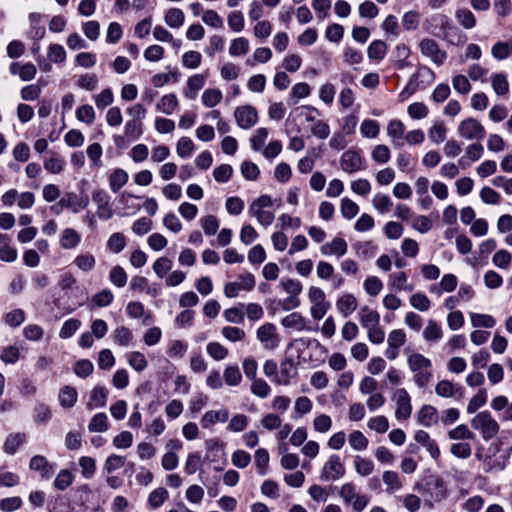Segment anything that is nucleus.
I'll return each instance as SVG.
<instances>
[{
  "label": "nucleus",
  "instance_id": "1",
  "mask_svg": "<svg viewBox=\"0 0 512 512\" xmlns=\"http://www.w3.org/2000/svg\"><path fill=\"white\" fill-rule=\"evenodd\" d=\"M409 369L414 373L413 381L419 388H424L432 379V363L420 353H412L407 359Z\"/></svg>",
  "mask_w": 512,
  "mask_h": 512
},
{
  "label": "nucleus",
  "instance_id": "2",
  "mask_svg": "<svg viewBox=\"0 0 512 512\" xmlns=\"http://www.w3.org/2000/svg\"><path fill=\"white\" fill-rule=\"evenodd\" d=\"M435 80V73L428 66H420L410 77L408 83L400 93L402 100H406L417 90H424Z\"/></svg>",
  "mask_w": 512,
  "mask_h": 512
},
{
  "label": "nucleus",
  "instance_id": "3",
  "mask_svg": "<svg viewBox=\"0 0 512 512\" xmlns=\"http://www.w3.org/2000/svg\"><path fill=\"white\" fill-rule=\"evenodd\" d=\"M424 506L432 508L435 503L444 500L447 496V488L443 479L429 477L423 485Z\"/></svg>",
  "mask_w": 512,
  "mask_h": 512
},
{
  "label": "nucleus",
  "instance_id": "4",
  "mask_svg": "<svg viewBox=\"0 0 512 512\" xmlns=\"http://www.w3.org/2000/svg\"><path fill=\"white\" fill-rule=\"evenodd\" d=\"M272 204V198L269 195H261L249 205L248 213L251 217H255L261 226L268 227L273 223L275 215L273 212L265 210V208L272 206Z\"/></svg>",
  "mask_w": 512,
  "mask_h": 512
},
{
  "label": "nucleus",
  "instance_id": "5",
  "mask_svg": "<svg viewBox=\"0 0 512 512\" xmlns=\"http://www.w3.org/2000/svg\"><path fill=\"white\" fill-rule=\"evenodd\" d=\"M471 426L473 429L480 432L485 441L494 438L500 430L498 422L488 411H482L476 414L471 420Z\"/></svg>",
  "mask_w": 512,
  "mask_h": 512
},
{
  "label": "nucleus",
  "instance_id": "6",
  "mask_svg": "<svg viewBox=\"0 0 512 512\" xmlns=\"http://www.w3.org/2000/svg\"><path fill=\"white\" fill-rule=\"evenodd\" d=\"M421 54L430 59V61L436 66H442L446 59V51L440 48V45L431 38H423L418 44Z\"/></svg>",
  "mask_w": 512,
  "mask_h": 512
},
{
  "label": "nucleus",
  "instance_id": "7",
  "mask_svg": "<svg viewBox=\"0 0 512 512\" xmlns=\"http://www.w3.org/2000/svg\"><path fill=\"white\" fill-rule=\"evenodd\" d=\"M457 132L465 140L477 141L482 140L486 134L484 126L473 117L463 119L458 125Z\"/></svg>",
  "mask_w": 512,
  "mask_h": 512
},
{
  "label": "nucleus",
  "instance_id": "8",
  "mask_svg": "<svg viewBox=\"0 0 512 512\" xmlns=\"http://www.w3.org/2000/svg\"><path fill=\"white\" fill-rule=\"evenodd\" d=\"M143 135V122L129 119L124 126L123 135H115L113 137L114 144L121 148L126 145V142H133L138 140Z\"/></svg>",
  "mask_w": 512,
  "mask_h": 512
},
{
  "label": "nucleus",
  "instance_id": "9",
  "mask_svg": "<svg viewBox=\"0 0 512 512\" xmlns=\"http://www.w3.org/2000/svg\"><path fill=\"white\" fill-rule=\"evenodd\" d=\"M345 475V467L341 462L339 455L333 454L324 463L320 471L322 481H335Z\"/></svg>",
  "mask_w": 512,
  "mask_h": 512
},
{
  "label": "nucleus",
  "instance_id": "10",
  "mask_svg": "<svg viewBox=\"0 0 512 512\" xmlns=\"http://www.w3.org/2000/svg\"><path fill=\"white\" fill-rule=\"evenodd\" d=\"M256 336L263 347L268 350L277 348L280 342L276 326L272 323H265L260 326L257 329Z\"/></svg>",
  "mask_w": 512,
  "mask_h": 512
},
{
  "label": "nucleus",
  "instance_id": "11",
  "mask_svg": "<svg viewBox=\"0 0 512 512\" xmlns=\"http://www.w3.org/2000/svg\"><path fill=\"white\" fill-rule=\"evenodd\" d=\"M237 125L242 129H250L258 121L257 110L251 105L239 106L234 111Z\"/></svg>",
  "mask_w": 512,
  "mask_h": 512
},
{
  "label": "nucleus",
  "instance_id": "12",
  "mask_svg": "<svg viewBox=\"0 0 512 512\" xmlns=\"http://www.w3.org/2000/svg\"><path fill=\"white\" fill-rule=\"evenodd\" d=\"M435 393L442 398H454L460 400L464 396V388L457 383L444 379L439 381L435 386Z\"/></svg>",
  "mask_w": 512,
  "mask_h": 512
},
{
  "label": "nucleus",
  "instance_id": "13",
  "mask_svg": "<svg viewBox=\"0 0 512 512\" xmlns=\"http://www.w3.org/2000/svg\"><path fill=\"white\" fill-rule=\"evenodd\" d=\"M341 169L349 174L356 173L364 169L363 160L358 151L348 150L340 157Z\"/></svg>",
  "mask_w": 512,
  "mask_h": 512
},
{
  "label": "nucleus",
  "instance_id": "14",
  "mask_svg": "<svg viewBox=\"0 0 512 512\" xmlns=\"http://www.w3.org/2000/svg\"><path fill=\"white\" fill-rule=\"evenodd\" d=\"M394 398L397 405L395 417L398 420H406L412 413V406L408 392L404 388L397 389L394 394Z\"/></svg>",
  "mask_w": 512,
  "mask_h": 512
},
{
  "label": "nucleus",
  "instance_id": "15",
  "mask_svg": "<svg viewBox=\"0 0 512 512\" xmlns=\"http://www.w3.org/2000/svg\"><path fill=\"white\" fill-rule=\"evenodd\" d=\"M29 468L39 472L42 479H50L55 472V464L48 461L43 455H35L30 459Z\"/></svg>",
  "mask_w": 512,
  "mask_h": 512
},
{
  "label": "nucleus",
  "instance_id": "16",
  "mask_svg": "<svg viewBox=\"0 0 512 512\" xmlns=\"http://www.w3.org/2000/svg\"><path fill=\"white\" fill-rule=\"evenodd\" d=\"M347 242L341 237H335L331 242L323 244L320 251L325 256L342 257L347 253Z\"/></svg>",
  "mask_w": 512,
  "mask_h": 512
},
{
  "label": "nucleus",
  "instance_id": "17",
  "mask_svg": "<svg viewBox=\"0 0 512 512\" xmlns=\"http://www.w3.org/2000/svg\"><path fill=\"white\" fill-rule=\"evenodd\" d=\"M358 307L356 297L351 293L341 295L336 301V309L342 317L351 315Z\"/></svg>",
  "mask_w": 512,
  "mask_h": 512
},
{
  "label": "nucleus",
  "instance_id": "18",
  "mask_svg": "<svg viewBox=\"0 0 512 512\" xmlns=\"http://www.w3.org/2000/svg\"><path fill=\"white\" fill-rule=\"evenodd\" d=\"M426 30L432 34V30L445 33L453 25L452 20L444 14H436L430 17L425 23Z\"/></svg>",
  "mask_w": 512,
  "mask_h": 512
},
{
  "label": "nucleus",
  "instance_id": "19",
  "mask_svg": "<svg viewBox=\"0 0 512 512\" xmlns=\"http://www.w3.org/2000/svg\"><path fill=\"white\" fill-rule=\"evenodd\" d=\"M382 481L386 486V493L391 495L403 488V480L400 475L393 470H386L383 472Z\"/></svg>",
  "mask_w": 512,
  "mask_h": 512
},
{
  "label": "nucleus",
  "instance_id": "20",
  "mask_svg": "<svg viewBox=\"0 0 512 512\" xmlns=\"http://www.w3.org/2000/svg\"><path fill=\"white\" fill-rule=\"evenodd\" d=\"M432 35L441 38L455 46H461L467 40V37L454 24L445 33L432 30Z\"/></svg>",
  "mask_w": 512,
  "mask_h": 512
},
{
  "label": "nucleus",
  "instance_id": "21",
  "mask_svg": "<svg viewBox=\"0 0 512 512\" xmlns=\"http://www.w3.org/2000/svg\"><path fill=\"white\" fill-rule=\"evenodd\" d=\"M109 391L106 387L97 385L91 391L90 399L87 403V408L93 410L95 408H102L106 405Z\"/></svg>",
  "mask_w": 512,
  "mask_h": 512
},
{
  "label": "nucleus",
  "instance_id": "22",
  "mask_svg": "<svg viewBox=\"0 0 512 512\" xmlns=\"http://www.w3.org/2000/svg\"><path fill=\"white\" fill-rule=\"evenodd\" d=\"M405 126L400 120H392L387 125V135L392 139L395 147L403 146Z\"/></svg>",
  "mask_w": 512,
  "mask_h": 512
},
{
  "label": "nucleus",
  "instance_id": "23",
  "mask_svg": "<svg viewBox=\"0 0 512 512\" xmlns=\"http://www.w3.org/2000/svg\"><path fill=\"white\" fill-rule=\"evenodd\" d=\"M388 285L396 291L410 292L414 289V285L408 283V275L403 271L391 273L388 277Z\"/></svg>",
  "mask_w": 512,
  "mask_h": 512
},
{
  "label": "nucleus",
  "instance_id": "24",
  "mask_svg": "<svg viewBox=\"0 0 512 512\" xmlns=\"http://www.w3.org/2000/svg\"><path fill=\"white\" fill-rule=\"evenodd\" d=\"M418 422L422 426L430 427L439 421V413L432 405H424L417 414Z\"/></svg>",
  "mask_w": 512,
  "mask_h": 512
},
{
  "label": "nucleus",
  "instance_id": "25",
  "mask_svg": "<svg viewBox=\"0 0 512 512\" xmlns=\"http://www.w3.org/2000/svg\"><path fill=\"white\" fill-rule=\"evenodd\" d=\"M410 54L411 50L406 44H397L393 51L394 67L398 70H402L410 66L411 63L408 61Z\"/></svg>",
  "mask_w": 512,
  "mask_h": 512
},
{
  "label": "nucleus",
  "instance_id": "26",
  "mask_svg": "<svg viewBox=\"0 0 512 512\" xmlns=\"http://www.w3.org/2000/svg\"><path fill=\"white\" fill-rule=\"evenodd\" d=\"M128 179L129 174L124 169H114L108 177L110 190L114 193H117L118 191H120L121 188H123L126 185Z\"/></svg>",
  "mask_w": 512,
  "mask_h": 512
},
{
  "label": "nucleus",
  "instance_id": "27",
  "mask_svg": "<svg viewBox=\"0 0 512 512\" xmlns=\"http://www.w3.org/2000/svg\"><path fill=\"white\" fill-rule=\"evenodd\" d=\"M229 419V411L227 409H220L218 411L209 410L201 418V425L203 428H210L217 422H226Z\"/></svg>",
  "mask_w": 512,
  "mask_h": 512
},
{
  "label": "nucleus",
  "instance_id": "28",
  "mask_svg": "<svg viewBox=\"0 0 512 512\" xmlns=\"http://www.w3.org/2000/svg\"><path fill=\"white\" fill-rule=\"evenodd\" d=\"M449 440L454 442H467L475 439V434L465 424H459L447 433Z\"/></svg>",
  "mask_w": 512,
  "mask_h": 512
},
{
  "label": "nucleus",
  "instance_id": "29",
  "mask_svg": "<svg viewBox=\"0 0 512 512\" xmlns=\"http://www.w3.org/2000/svg\"><path fill=\"white\" fill-rule=\"evenodd\" d=\"M358 316L361 325L366 329L374 327L380 322L379 313L368 306H362L358 312Z\"/></svg>",
  "mask_w": 512,
  "mask_h": 512
},
{
  "label": "nucleus",
  "instance_id": "30",
  "mask_svg": "<svg viewBox=\"0 0 512 512\" xmlns=\"http://www.w3.org/2000/svg\"><path fill=\"white\" fill-rule=\"evenodd\" d=\"M206 77L202 74H195L188 78L187 87L184 91L185 97L195 99L199 90L203 88Z\"/></svg>",
  "mask_w": 512,
  "mask_h": 512
},
{
  "label": "nucleus",
  "instance_id": "31",
  "mask_svg": "<svg viewBox=\"0 0 512 512\" xmlns=\"http://www.w3.org/2000/svg\"><path fill=\"white\" fill-rule=\"evenodd\" d=\"M81 242L80 234L73 228H66L62 231L60 245L63 249H74Z\"/></svg>",
  "mask_w": 512,
  "mask_h": 512
},
{
  "label": "nucleus",
  "instance_id": "32",
  "mask_svg": "<svg viewBox=\"0 0 512 512\" xmlns=\"http://www.w3.org/2000/svg\"><path fill=\"white\" fill-rule=\"evenodd\" d=\"M387 49V45L384 41L374 40L368 46L367 56L371 61L379 63L384 59Z\"/></svg>",
  "mask_w": 512,
  "mask_h": 512
},
{
  "label": "nucleus",
  "instance_id": "33",
  "mask_svg": "<svg viewBox=\"0 0 512 512\" xmlns=\"http://www.w3.org/2000/svg\"><path fill=\"white\" fill-rule=\"evenodd\" d=\"M353 465L356 473L362 477L371 475L375 469V464L371 459L360 455L354 457Z\"/></svg>",
  "mask_w": 512,
  "mask_h": 512
},
{
  "label": "nucleus",
  "instance_id": "34",
  "mask_svg": "<svg viewBox=\"0 0 512 512\" xmlns=\"http://www.w3.org/2000/svg\"><path fill=\"white\" fill-rule=\"evenodd\" d=\"M423 338L427 342H438L443 337L441 326L433 319L428 320L423 330Z\"/></svg>",
  "mask_w": 512,
  "mask_h": 512
},
{
  "label": "nucleus",
  "instance_id": "35",
  "mask_svg": "<svg viewBox=\"0 0 512 512\" xmlns=\"http://www.w3.org/2000/svg\"><path fill=\"white\" fill-rule=\"evenodd\" d=\"M177 96L173 93L161 97L156 105V109L166 115H171L178 107Z\"/></svg>",
  "mask_w": 512,
  "mask_h": 512
},
{
  "label": "nucleus",
  "instance_id": "36",
  "mask_svg": "<svg viewBox=\"0 0 512 512\" xmlns=\"http://www.w3.org/2000/svg\"><path fill=\"white\" fill-rule=\"evenodd\" d=\"M185 20L184 12L179 8H170L164 16L165 23L173 29H179Z\"/></svg>",
  "mask_w": 512,
  "mask_h": 512
},
{
  "label": "nucleus",
  "instance_id": "37",
  "mask_svg": "<svg viewBox=\"0 0 512 512\" xmlns=\"http://www.w3.org/2000/svg\"><path fill=\"white\" fill-rule=\"evenodd\" d=\"M223 380L228 386H238L242 382V374L237 365H227L223 372Z\"/></svg>",
  "mask_w": 512,
  "mask_h": 512
},
{
  "label": "nucleus",
  "instance_id": "38",
  "mask_svg": "<svg viewBox=\"0 0 512 512\" xmlns=\"http://www.w3.org/2000/svg\"><path fill=\"white\" fill-rule=\"evenodd\" d=\"M78 393L72 386H64L59 393V402L64 408H71L77 401Z\"/></svg>",
  "mask_w": 512,
  "mask_h": 512
},
{
  "label": "nucleus",
  "instance_id": "39",
  "mask_svg": "<svg viewBox=\"0 0 512 512\" xmlns=\"http://www.w3.org/2000/svg\"><path fill=\"white\" fill-rule=\"evenodd\" d=\"M296 374L292 360H284L280 365V377L275 379V383L288 385L290 379Z\"/></svg>",
  "mask_w": 512,
  "mask_h": 512
},
{
  "label": "nucleus",
  "instance_id": "40",
  "mask_svg": "<svg viewBox=\"0 0 512 512\" xmlns=\"http://www.w3.org/2000/svg\"><path fill=\"white\" fill-rule=\"evenodd\" d=\"M348 443L353 450L364 451L369 445V440L361 431L354 430L348 436Z\"/></svg>",
  "mask_w": 512,
  "mask_h": 512
},
{
  "label": "nucleus",
  "instance_id": "41",
  "mask_svg": "<svg viewBox=\"0 0 512 512\" xmlns=\"http://www.w3.org/2000/svg\"><path fill=\"white\" fill-rule=\"evenodd\" d=\"M74 481V475L68 469H62L56 475L53 486L56 490L64 491L72 485Z\"/></svg>",
  "mask_w": 512,
  "mask_h": 512
},
{
  "label": "nucleus",
  "instance_id": "42",
  "mask_svg": "<svg viewBox=\"0 0 512 512\" xmlns=\"http://www.w3.org/2000/svg\"><path fill=\"white\" fill-rule=\"evenodd\" d=\"M255 466L257 468L258 473L261 476L267 474L270 456L268 451L265 448H259L255 451L254 454Z\"/></svg>",
  "mask_w": 512,
  "mask_h": 512
},
{
  "label": "nucleus",
  "instance_id": "43",
  "mask_svg": "<svg viewBox=\"0 0 512 512\" xmlns=\"http://www.w3.org/2000/svg\"><path fill=\"white\" fill-rule=\"evenodd\" d=\"M450 453L462 460L468 459L472 455V446L467 442H453L449 448Z\"/></svg>",
  "mask_w": 512,
  "mask_h": 512
},
{
  "label": "nucleus",
  "instance_id": "44",
  "mask_svg": "<svg viewBox=\"0 0 512 512\" xmlns=\"http://www.w3.org/2000/svg\"><path fill=\"white\" fill-rule=\"evenodd\" d=\"M25 440L26 435L24 433L10 434L4 442L3 449L7 454L13 455L17 451V448L23 444Z\"/></svg>",
  "mask_w": 512,
  "mask_h": 512
},
{
  "label": "nucleus",
  "instance_id": "45",
  "mask_svg": "<svg viewBox=\"0 0 512 512\" xmlns=\"http://www.w3.org/2000/svg\"><path fill=\"white\" fill-rule=\"evenodd\" d=\"M398 499L408 512H418L421 508L422 500L416 494L407 493L398 497Z\"/></svg>",
  "mask_w": 512,
  "mask_h": 512
},
{
  "label": "nucleus",
  "instance_id": "46",
  "mask_svg": "<svg viewBox=\"0 0 512 512\" xmlns=\"http://www.w3.org/2000/svg\"><path fill=\"white\" fill-rule=\"evenodd\" d=\"M81 469V475L85 479H90L96 472V461L92 457L82 456L78 460Z\"/></svg>",
  "mask_w": 512,
  "mask_h": 512
},
{
  "label": "nucleus",
  "instance_id": "47",
  "mask_svg": "<svg viewBox=\"0 0 512 512\" xmlns=\"http://www.w3.org/2000/svg\"><path fill=\"white\" fill-rule=\"evenodd\" d=\"M223 98L222 92L216 88L206 89L202 94V103L208 107L213 108L218 105Z\"/></svg>",
  "mask_w": 512,
  "mask_h": 512
},
{
  "label": "nucleus",
  "instance_id": "48",
  "mask_svg": "<svg viewBox=\"0 0 512 512\" xmlns=\"http://www.w3.org/2000/svg\"><path fill=\"white\" fill-rule=\"evenodd\" d=\"M82 323L79 319L70 318L66 320L59 332V337L61 339H69L71 338L81 327Z\"/></svg>",
  "mask_w": 512,
  "mask_h": 512
},
{
  "label": "nucleus",
  "instance_id": "49",
  "mask_svg": "<svg viewBox=\"0 0 512 512\" xmlns=\"http://www.w3.org/2000/svg\"><path fill=\"white\" fill-rule=\"evenodd\" d=\"M129 365L137 372H142L147 368L148 362L143 353L133 351L127 354Z\"/></svg>",
  "mask_w": 512,
  "mask_h": 512
},
{
  "label": "nucleus",
  "instance_id": "50",
  "mask_svg": "<svg viewBox=\"0 0 512 512\" xmlns=\"http://www.w3.org/2000/svg\"><path fill=\"white\" fill-rule=\"evenodd\" d=\"M75 116L78 121L91 125L96 117L95 110L91 105H81L76 109Z\"/></svg>",
  "mask_w": 512,
  "mask_h": 512
},
{
  "label": "nucleus",
  "instance_id": "51",
  "mask_svg": "<svg viewBox=\"0 0 512 512\" xmlns=\"http://www.w3.org/2000/svg\"><path fill=\"white\" fill-rule=\"evenodd\" d=\"M65 165V160L56 154H52L50 158L44 161V168L52 174H60L64 170Z\"/></svg>",
  "mask_w": 512,
  "mask_h": 512
},
{
  "label": "nucleus",
  "instance_id": "52",
  "mask_svg": "<svg viewBox=\"0 0 512 512\" xmlns=\"http://www.w3.org/2000/svg\"><path fill=\"white\" fill-rule=\"evenodd\" d=\"M73 263L83 272L91 271L96 264V259L92 254H79L75 257Z\"/></svg>",
  "mask_w": 512,
  "mask_h": 512
},
{
  "label": "nucleus",
  "instance_id": "53",
  "mask_svg": "<svg viewBox=\"0 0 512 512\" xmlns=\"http://www.w3.org/2000/svg\"><path fill=\"white\" fill-rule=\"evenodd\" d=\"M372 205L380 214H385L390 211L392 200L388 195L377 193L372 199Z\"/></svg>",
  "mask_w": 512,
  "mask_h": 512
},
{
  "label": "nucleus",
  "instance_id": "54",
  "mask_svg": "<svg viewBox=\"0 0 512 512\" xmlns=\"http://www.w3.org/2000/svg\"><path fill=\"white\" fill-rule=\"evenodd\" d=\"M208 355L216 361H221L228 356V349L219 342H210L206 346Z\"/></svg>",
  "mask_w": 512,
  "mask_h": 512
},
{
  "label": "nucleus",
  "instance_id": "55",
  "mask_svg": "<svg viewBox=\"0 0 512 512\" xmlns=\"http://www.w3.org/2000/svg\"><path fill=\"white\" fill-rule=\"evenodd\" d=\"M492 88L497 95H506L509 91V83L506 75L494 74L491 79Z\"/></svg>",
  "mask_w": 512,
  "mask_h": 512
},
{
  "label": "nucleus",
  "instance_id": "56",
  "mask_svg": "<svg viewBox=\"0 0 512 512\" xmlns=\"http://www.w3.org/2000/svg\"><path fill=\"white\" fill-rule=\"evenodd\" d=\"M487 402V391L480 389L469 401L467 405V413L472 414L479 408L483 407Z\"/></svg>",
  "mask_w": 512,
  "mask_h": 512
},
{
  "label": "nucleus",
  "instance_id": "57",
  "mask_svg": "<svg viewBox=\"0 0 512 512\" xmlns=\"http://www.w3.org/2000/svg\"><path fill=\"white\" fill-rule=\"evenodd\" d=\"M455 17L459 24L465 29H471L476 25V18L469 9H459L456 11Z\"/></svg>",
  "mask_w": 512,
  "mask_h": 512
},
{
  "label": "nucleus",
  "instance_id": "58",
  "mask_svg": "<svg viewBox=\"0 0 512 512\" xmlns=\"http://www.w3.org/2000/svg\"><path fill=\"white\" fill-rule=\"evenodd\" d=\"M195 149L193 141L189 137H181L176 145L177 155L181 158H188Z\"/></svg>",
  "mask_w": 512,
  "mask_h": 512
},
{
  "label": "nucleus",
  "instance_id": "59",
  "mask_svg": "<svg viewBox=\"0 0 512 512\" xmlns=\"http://www.w3.org/2000/svg\"><path fill=\"white\" fill-rule=\"evenodd\" d=\"M409 303L413 308L421 312L428 311L431 307V302L429 298L424 293L421 292L411 295Z\"/></svg>",
  "mask_w": 512,
  "mask_h": 512
},
{
  "label": "nucleus",
  "instance_id": "60",
  "mask_svg": "<svg viewBox=\"0 0 512 512\" xmlns=\"http://www.w3.org/2000/svg\"><path fill=\"white\" fill-rule=\"evenodd\" d=\"M360 131L366 138H376L380 131V125L376 120L365 119L361 123Z\"/></svg>",
  "mask_w": 512,
  "mask_h": 512
},
{
  "label": "nucleus",
  "instance_id": "61",
  "mask_svg": "<svg viewBox=\"0 0 512 512\" xmlns=\"http://www.w3.org/2000/svg\"><path fill=\"white\" fill-rule=\"evenodd\" d=\"M200 225L207 236H212L219 229V220L214 215H206L200 219Z\"/></svg>",
  "mask_w": 512,
  "mask_h": 512
},
{
  "label": "nucleus",
  "instance_id": "62",
  "mask_svg": "<svg viewBox=\"0 0 512 512\" xmlns=\"http://www.w3.org/2000/svg\"><path fill=\"white\" fill-rule=\"evenodd\" d=\"M281 324L286 328H296L298 330H302L305 327V319L300 313L293 312L284 317L281 321Z\"/></svg>",
  "mask_w": 512,
  "mask_h": 512
},
{
  "label": "nucleus",
  "instance_id": "63",
  "mask_svg": "<svg viewBox=\"0 0 512 512\" xmlns=\"http://www.w3.org/2000/svg\"><path fill=\"white\" fill-rule=\"evenodd\" d=\"M221 334L230 342L242 341L246 337V333L242 328L235 326H225L221 330Z\"/></svg>",
  "mask_w": 512,
  "mask_h": 512
},
{
  "label": "nucleus",
  "instance_id": "64",
  "mask_svg": "<svg viewBox=\"0 0 512 512\" xmlns=\"http://www.w3.org/2000/svg\"><path fill=\"white\" fill-rule=\"evenodd\" d=\"M364 290L370 296H377L383 289V283L377 276H369L363 283Z\"/></svg>",
  "mask_w": 512,
  "mask_h": 512
}]
</instances>
